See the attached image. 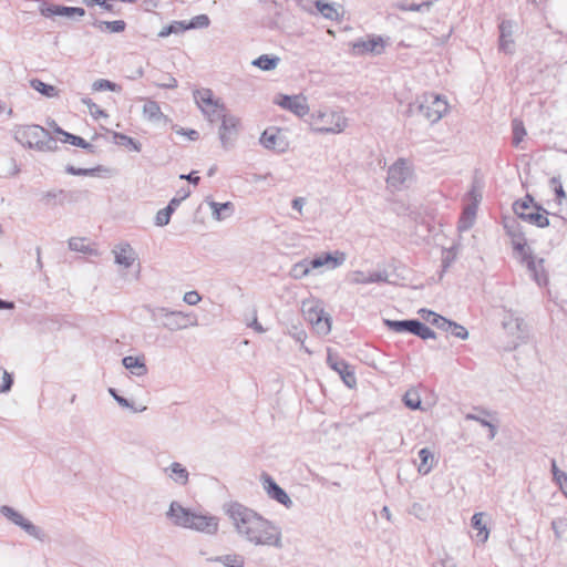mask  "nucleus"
Masks as SVG:
<instances>
[{
	"mask_svg": "<svg viewBox=\"0 0 567 567\" xmlns=\"http://www.w3.org/2000/svg\"><path fill=\"white\" fill-rule=\"evenodd\" d=\"M237 535L255 547L282 549V529L275 522L237 502L226 508Z\"/></svg>",
	"mask_w": 567,
	"mask_h": 567,
	"instance_id": "f257e3e1",
	"label": "nucleus"
},
{
	"mask_svg": "<svg viewBox=\"0 0 567 567\" xmlns=\"http://www.w3.org/2000/svg\"><path fill=\"white\" fill-rule=\"evenodd\" d=\"M12 134L19 144L30 150L54 152L58 148L56 141L50 132L37 124L16 125Z\"/></svg>",
	"mask_w": 567,
	"mask_h": 567,
	"instance_id": "f03ea898",
	"label": "nucleus"
},
{
	"mask_svg": "<svg viewBox=\"0 0 567 567\" xmlns=\"http://www.w3.org/2000/svg\"><path fill=\"white\" fill-rule=\"evenodd\" d=\"M447 110V101L441 95L424 93L408 105L405 113L408 116H422L434 124L443 117Z\"/></svg>",
	"mask_w": 567,
	"mask_h": 567,
	"instance_id": "7ed1b4c3",
	"label": "nucleus"
},
{
	"mask_svg": "<svg viewBox=\"0 0 567 567\" xmlns=\"http://www.w3.org/2000/svg\"><path fill=\"white\" fill-rule=\"evenodd\" d=\"M309 123L316 133L340 134L347 128L348 118L341 111L323 106L310 114Z\"/></svg>",
	"mask_w": 567,
	"mask_h": 567,
	"instance_id": "20e7f679",
	"label": "nucleus"
},
{
	"mask_svg": "<svg viewBox=\"0 0 567 567\" xmlns=\"http://www.w3.org/2000/svg\"><path fill=\"white\" fill-rule=\"evenodd\" d=\"M144 309L154 322L171 332L197 324L196 321L192 322L189 316L182 311H173L165 307H152L151 305H145Z\"/></svg>",
	"mask_w": 567,
	"mask_h": 567,
	"instance_id": "39448f33",
	"label": "nucleus"
},
{
	"mask_svg": "<svg viewBox=\"0 0 567 567\" xmlns=\"http://www.w3.org/2000/svg\"><path fill=\"white\" fill-rule=\"evenodd\" d=\"M193 95L196 105L209 123L219 121L224 115L228 114L225 104L220 99L215 97L210 89L203 87L195 90Z\"/></svg>",
	"mask_w": 567,
	"mask_h": 567,
	"instance_id": "423d86ee",
	"label": "nucleus"
},
{
	"mask_svg": "<svg viewBox=\"0 0 567 567\" xmlns=\"http://www.w3.org/2000/svg\"><path fill=\"white\" fill-rule=\"evenodd\" d=\"M301 310L318 333L326 336L331 331V317L326 313L319 300L303 301Z\"/></svg>",
	"mask_w": 567,
	"mask_h": 567,
	"instance_id": "0eeeda50",
	"label": "nucleus"
},
{
	"mask_svg": "<svg viewBox=\"0 0 567 567\" xmlns=\"http://www.w3.org/2000/svg\"><path fill=\"white\" fill-rule=\"evenodd\" d=\"M241 127L240 118L228 113L220 118L218 138L223 150L229 151L235 147Z\"/></svg>",
	"mask_w": 567,
	"mask_h": 567,
	"instance_id": "6e6552de",
	"label": "nucleus"
},
{
	"mask_svg": "<svg viewBox=\"0 0 567 567\" xmlns=\"http://www.w3.org/2000/svg\"><path fill=\"white\" fill-rule=\"evenodd\" d=\"M412 171L406 161L399 158L388 169L386 184L393 190H400L411 178Z\"/></svg>",
	"mask_w": 567,
	"mask_h": 567,
	"instance_id": "1a4fd4ad",
	"label": "nucleus"
},
{
	"mask_svg": "<svg viewBox=\"0 0 567 567\" xmlns=\"http://www.w3.org/2000/svg\"><path fill=\"white\" fill-rule=\"evenodd\" d=\"M190 518L192 519L188 529L209 536L217 534L219 528V518L217 516L194 511V514Z\"/></svg>",
	"mask_w": 567,
	"mask_h": 567,
	"instance_id": "9d476101",
	"label": "nucleus"
},
{
	"mask_svg": "<svg viewBox=\"0 0 567 567\" xmlns=\"http://www.w3.org/2000/svg\"><path fill=\"white\" fill-rule=\"evenodd\" d=\"M0 513L11 520L14 525L20 526L27 534L30 536L42 540L43 539V532L41 528L32 524L30 520L25 519L19 512H17L14 508L3 505L0 508Z\"/></svg>",
	"mask_w": 567,
	"mask_h": 567,
	"instance_id": "9b49d317",
	"label": "nucleus"
},
{
	"mask_svg": "<svg viewBox=\"0 0 567 567\" xmlns=\"http://www.w3.org/2000/svg\"><path fill=\"white\" fill-rule=\"evenodd\" d=\"M503 328L517 339L525 341L528 336V329L525 320L517 316L514 311L505 310V315L502 320Z\"/></svg>",
	"mask_w": 567,
	"mask_h": 567,
	"instance_id": "f8f14e48",
	"label": "nucleus"
},
{
	"mask_svg": "<svg viewBox=\"0 0 567 567\" xmlns=\"http://www.w3.org/2000/svg\"><path fill=\"white\" fill-rule=\"evenodd\" d=\"M193 514V509L173 501L166 512V517L174 526L188 529Z\"/></svg>",
	"mask_w": 567,
	"mask_h": 567,
	"instance_id": "ddd939ff",
	"label": "nucleus"
},
{
	"mask_svg": "<svg viewBox=\"0 0 567 567\" xmlns=\"http://www.w3.org/2000/svg\"><path fill=\"white\" fill-rule=\"evenodd\" d=\"M276 103L298 117H303L309 113V105L303 95H280Z\"/></svg>",
	"mask_w": 567,
	"mask_h": 567,
	"instance_id": "4468645a",
	"label": "nucleus"
},
{
	"mask_svg": "<svg viewBox=\"0 0 567 567\" xmlns=\"http://www.w3.org/2000/svg\"><path fill=\"white\" fill-rule=\"evenodd\" d=\"M39 10H40L41 14L45 18H53V17L74 18V17H83L85 14L84 9L80 8V7L47 4L45 2H42Z\"/></svg>",
	"mask_w": 567,
	"mask_h": 567,
	"instance_id": "2eb2a0df",
	"label": "nucleus"
},
{
	"mask_svg": "<svg viewBox=\"0 0 567 567\" xmlns=\"http://www.w3.org/2000/svg\"><path fill=\"white\" fill-rule=\"evenodd\" d=\"M262 485L267 495L271 499H275L279 504L284 505L286 508L292 507L293 502L291 501L289 495L272 480L271 476L267 474L262 475Z\"/></svg>",
	"mask_w": 567,
	"mask_h": 567,
	"instance_id": "dca6fc26",
	"label": "nucleus"
},
{
	"mask_svg": "<svg viewBox=\"0 0 567 567\" xmlns=\"http://www.w3.org/2000/svg\"><path fill=\"white\" fill-rule=\"evenodd\" d=\"M344 261L346 254L339 250H336L334 252H323L312 259H309L311 269H317L323 266H327L328 269H336L343 265Z\"/></svg>",
	"mask_w": 567,
	"mask_h": 567,
	"instance_id": "f3484780",
	"label": "nucleus"
},
{
	"mask_svg": "<svg viewBox=\"0 0 567 567\" xmlns=\"http://www.w3.org/2000/svg\"><path fill=\"white\" fill-rule=\"evenodd\" d=\"M468 195L472 197L473 202L464 208L458 219V230L461 231H466L474 225L476 210L478 206L480 196L476 195L475 190L472 189L468 193Z\"/></svg>",
	"mask_w": 567,
	"mask_h": 567,
	"instance_id": "a211bd4d",
	"label": "nucleus"
},
{
	"mask_svg": "<svg viewBox=\"0 0 567 567\" xmlns=\"http://www.w3.org/2000/svg\"><path fill=\"white\" fill-rule=\"evenodd\" d=\"M384 48V42L381 37H373L369 40H360L352 44L353 53L362 55L365 53L380 54Z\"/></svg>",
	"mask_w": 567,
	"mask_h": 567,
	"instance_id": "6ab92c4d",
	"label": "nucleus"
},
{
	"mask_svg": "<svg viewBox=\"0 0 567 567\" xmlns=\"http://www.w3.org/2000/svg\"><path fill=\"white\" fill-rule=\"evenodd\" d=\"M499 50L511 54L514 52V22L511 20H504L499 24Z\"/></svg>",
	"mask_w": 567,
	"mask_h": 567,
	"instance_id": "aec40b11",
	"label": "nucleus"
},
{
	"mask_svg": "<svg viewBox=\"0 0 567 567\" xmlns=\"http://www.w3.org/2000/svg\"><path fill=\"white\" fill-rule=\"evenodd\" d=\"M113 254L115 257V264L123 266L124 268H130L136 259L135 251L127 243L116 245L113 249Z\"/></svg>",
	"mask_w": 567,
	"mask_h": 567,
	"instance_id": "412c9836",
	"label": "nucleus"
},
{
	"mask_svg": "<svg viewBox=\"0 0 567 567\" xmlns=\"http://www.w3.org/2000/svg\"><path fill=\"white\" fill-rule=\"evenodd\" d=\"M486 514L483 512L475 513L471 518L472 527L477 532L475 539L480 544H485L489 536V529L487 523L484 520Z\"/></svg>",
	"mask_w": 567,
	"mask_h": 567,
	"instance_id": "4be33fe9",
	"label": "nucleus"
},
{
	"mask_svg": "<svg viewBox=\"0 0 567 567\" xmlns=\"http://www.w3.org/2000/svg\"><path fill=\"white\" fill-rule=\"evenodd\" d=\"M279 132L276 127L267 128L262 132L259 143L267 150L284 152L285 148L280 142Z\"/></svg>",
	"mask_w": 567,
	"mask_h": 567,
	"instance_id": "5701e85b",
	"label": "nucleus"
},
{
	"mask_svg": "<svg viewBox=\"0 0 567 567\" xmlns=\"http://www.w3.org/2000/svg\"><path fill=\"white\" fill-rule=\"evenodd\" d=\"M165 474L176 484L186 485L189 480V473L185 466L178 462H173L168 467L164 468Z\"/></svg>",
	"mask_w": 567,
	"mask_h": 567,
	"instance_id": "b1692460",
	"label": "nucleus"
},
{
	"mask_svg": "<svg viewBox=\"0 0 567 567\" xmlns=\"http://www.w3.org/2000/svg\"><path fill=\"white\" fill-rule=\"evenodd\" d=\"M527 270L530 272L534 280L539 285H546L548 281L547 275L544 269V259L543 258H534L528 264L525 265Z\"/></svg>",
	"mask_w": 567,
	"mask_h": 567,
	"instance_id": "393cba45",
	"label": "nucleus"
},
{
	"mask_svg": "<svg viewBox=\"0 0 567 567\" xmlns=\"http://www.w3.org/2000/svg\"><path fill=\"white\" fill-rule=\"evenodd\" d=\"M207 204L212 209L213 218L218 221L230 217L234 213V205L230 202L220 204L214 200H208Z\"/></svg>",
	"mask_w": 567,
	"mask_h": 567,
	"instance_id": "a878e982",
	"label": "nucleus"
},
{
	"mask_svg": "<svg viewBox=\"0 0 567 567\" xmlns=\"http://www.w3.org/2000/svg\"><path fill=\"white\" fill-rule=\"evenodd\" d=\"M433 0H424L421 2L401 0L398 1L394 7L400 11H415V12H429L433 6Z\"/></svg>",
	"mask_w": 567,
	"mask_h": 567,
	"instance_id": "bb28decb",
	"label": "nucleus"
},
{
	"mask_svg": "<svg viewBox=\"0 0 567 567\" xmlns=\"http://www.w3.org/2000/svg\"><path fill=\"white\" fill-rule=\"evenodd\" d=\"M309 4H313L318 12H320L326 19L338 21L340 19V12L333 3H329L326 0L309 1Z\"/></svg>",
	"mask_w": 567,
	"mask_h": 567,
	"instance_id": "cd10ccee",
	"label": "nucleus"
},
{
	"mask_svg": "<svg viewBox=\"0 0 567 567\" xmlns=\"http://www.w3.org/2000/svg\"><path fill=\"white\" fill-rule=\"evenodd\" d=\"M122 363L125 369H127L132 374L136 377H142L147 373V368L144 360L138 357H124Z\"/></svg>",
	"mask_w": 567,
	"mask_h": 567,
	"instance_id": "c85d7f7f",
	"label": "nucleus"
},
{
	"mask_svg": "<svg viewBox=\"0 0 567 567\" xmlns=\"http://www.w3.org/2000/svg\"><path fill=\"white\" fill-rule=\"evenodd\" d=\"M208 561L220 563L225 567H244L245 557L240 554H227L223 556H216L207 559Z\"/></svg>",
	"mask_w": 567,
	"mask_h": 567,
	"instance_id": "c756f323",
	"label": "nucleus"
},
{
	"mask_svg": "<svg viewBox=\"0 0 567 567\" xmlns=\"http://www.w3.org/2000/svg\"><path fill=\"white\" fill-rule=\"evenodd\" d=\"M534 208L536 212H532L526 215L525 220L540 228L549 226V219L547 217L548 212L537 205H534Z\"/></svg>",
	"mask_w": 567,
	"mask_h": 567,
	"instance_id": "7c9ffc66",
	"label": "nucleus"
},
{
	"mask_svg": "<svg viewBox=\"0 0 567 567\" xmlns=\"http://www.w3.org/2000/svg\"><path fill=\"white\" fill-rule=\"evenodd\" d=\"M280 58L277 55L261 54L251 64L262 71H272L278 66Z\"/></svg>",
	"mask_w": 567,
	"mask_h": 567,
	"instance_id": "2f4dec72",
	"label": "nucleus"
},
{
	"mask_svg": "<svg viewBox=\"0 0 567 567\" xmlns=\"http://www.w3.org/2000/svg\"><path fill=\"white\" fill-rule=\"evenodd\" d=\"M419 458H420V465H419V473L422 475H426L431 472L434 464V455L433 453L427 449H421L419 451Z\"/></svg>",
	"mask_w": 567,
	"mask_h": 567,
	"instance_id": "473e14b6",
	"label": "nucleus"
},
{
	"mask_svg": "<svg viewBox=\"0 0 567 567\" xmlns=\"http://www.w3.org/2000/svg\"><path fill=\"white\" fill-rule=\"evenodd\" d=\"M515 255L519 258L523 265L528 264L535 258L532 248L527 245L526 240H515V247L513 248Z\"/></svg>",
	"mask_w": 567,
	"mask_h": 567,
	"instance_id": "72a5a7b5",
	"label": "nucleus"
},
{
	"mask_svg": "<svg viewBox=\"0 0 567 567\" xmlns=\"http://www.w3.org/2000/svg\"><path fill=\"white\" fill-rule=\"evenodd\" d=\"M143 115L152 122H158L164 117L159 104L156 101L147 100L143 106Z\"/></svg>",
	"mask_w": 567,
	"mask_h": 567,
	"instance_id": "f704fd0d",
	"label": "nucleus"
},
{
	"mask_svg": "<svg viewBox=\"0 0 567 567\" xmlns=\"http://www.w3.org/2000/svg\"><path fill=\"white\" fill-rule=\"evenodd\" d=\"M533 204L534 199L529 195H526L524 199L517 200L513 204V210L519 218L525 220L526 215L534 212L532 207Z\"/></svg>",
	"mask_w": 567,
	"mask_h": 567,
	"instance_id": "c9c22d12",
	"label": "nucleus"
},
{
	"mask_svg": "<svg viewBox=\"0 0 567 567\" xmlns=\"http://www.w3.org/2000/svg\"><path fill=\"white\" fill-rule=\"evenodd\" d=\"M410 333L417 336L423 340L434 339L436 337V333L431 328H429L417 319H413V324Z\"/></svg>",
	"mask_w": 567,
	"mask_h": 567,
	"instance_id": "e433bc0d",
	"label": "nucleus"
},
{
	"mask_svg": "<svg viewBox=\"0 0 567 567\" xmlns=\"http://www.w3.org/2000/svg\"><path fill=\"white\" fill-rule=\"evenodd\" d=\"M66 197V193L63 189H52L42 194L41 200L45 205L54 206L62 205L64 198Z\"/></svg>",
	"mask_w": 567,
	"mask_h": 567,
	"instance_id": "4c0bfd02",
	"label": "nucleus"
},
{
	"mask_svg": "<svg viewBox=\"0 0 567 567\" xmlns=\"http://www.w3.org/2000/svg\"><path fill=\"white\" fill-rule=\"evenodd\" d=\"M94 27L100 29L101 31H107L111 33H120L125 30L126 23L123 20L115 21H95L93 23Z\"/></svg>",
	"mask_w": 567,
	"mask_h": 567,
	"instance_id": "58836bf2",
	"label": "nucleus"
},
{
	"mask_svg": "<svg viewBox=\"0 0 567 567\" xmlns=\"http://www.w3.org/2000/svg\"><path fill=\"white\" fill-rule=\"evenodd\" d=\"M384 324L388 327L389 330L396 332V333H403V332H410L413 319L408 320H390L384 319Z\"/></svg>",
	"mask_w": 567,
	"mask_h": 567,
	"instance_id": "ea45409f",
	"label": "nucleus"
},
{
	"mask_svg": "<svg viewBox=\"0 0 567 567\" xmlns=\"http://www.w3.org/2000/svg\"><path fill=\"white\" fill-rule=\"evenodd\" d=\"M334 371L340 375L344 384L352 389L357 384V378L354 375V372L352 368L344 361V368L339 365L338 369H334Z\"/></svg>",
	"mask_w": 567,
	"mask_h": 567,
	"instance_id": "a19ab883",
	"label": "nucleus"
},
{
	"mask_svg": "<svg viewBox=\"0 0 567 567\" xmlns=\"http://www.w3.org/2000/svg\"><path fill=\"white\" fill-rule=\"evenodd\" d=\"M31 87L44 96L54 97L58 95V89L51 84H47L39 79H33L30 82Z\"/></svg>",
	"mask_w": 567,
	"mask_h": 567,
	"instance_id": "79ce46f5",
	"label": "nucleus"
},
{
	"mask_svg": "<svg viewBox=\"0 0 567 567\" xmlns=\"http://www.w3.org/2000/svg\"><path fill=\"white\" fill-rule=\"evenodd\" d=\"M504 228L506 230V234L512 239L513 248L515 247V240H526L523 231L520 230L519 225L516 221H513V219L506 220L504 224Z\"/></svg>",
	"mask_w": 567,
	"mask_h": 567,
	"instance_id": "37998d69",
	"label": "nucleus"
},
{
	"mask_svg": "<svg viewBox=\"0 0 567 567\" xmlns=\"http://www.w3.org/2000/svg\"><path fill=\"white\" fill-rule=\"evenodd\" d=\"M310 270H311V267L309 264V259L306 258L292 266L290 275L295 279H301V278L308 276Z\"/></svg>",
	"mask_w": 567,
	"mask_h": 567,
	"instance_id": "c03bdc74",
	"label": "nucleus"
},
{
	"mask_svg": "<svg viewBox=\"0 0 567 567\" xmlns=\"http://www.w3.org/2000/svg\"><path fill=\"white\" fill-rule=\"evenodd\" d=\"M61 142L69 143L71 145H74V146H78V147H81L84 150H89L90 152H92V148H93V145L87 143L84 138H82L81 136L71 134L69 132L64 134V138H61Z\"/></svg>",
	"mask_w": 567,
	"mask_h": 567,
	"instance_id": "a18cd8bd",
	"label": "nucleus"
},
{
	"mask_svg": "<svg viewBox=\"0 0 567 567\" xmlns=\"http://www.w3.org/2000/svg\"><path fill=\"white\" fill-rule=\"evenodd\" d=\"M187 28H186V22L184 21H174L173 23H171L167 27H164L159 32H158V37L159 38H165V37H168L169 34H173V33H182L184 31H186Z\"/></svg>",
	"mask_w": 567,
	"mask_h": 567,
	"instance_id": "49530a36",
	"label": "nucleus"
},
{
	"mask_svg": "<svg viewBox=\"0 0 567 567\" xmlns=\"http://www.w3.org/2000/svg\"><path fill=\"white\" fill-rule=\"evenodd\" d=\"M109 393L117 402V404L121 405L122 408L132 409L134 412H143L146 410V406H144V405H142L140 408H134L133 404L127 399L120 395L117 393V391L113 388L109 389Z\"/></svg>",
	"mask_w": 567,
	"mask_h": 567,
	"instance_id": "de8ad7c7",
	"label": "nucleus"
},
{
	"mask_svg": "<svg viewBox=\"0 0 567 567\" xmlns=\"http://www.w3.org/2000/svg\"><path fill=\"white\" fill-rule=\"evenodd\" d=\"M512 130H513V145L518 146L519 143L524 140L526 135V130L524 127V124L519 120H514L512 123Z\"/></svg>",
	"mask_w": 567,
	"mask_h": 567,
	"instance_id": "09e8293b",
	"label": "nucleus"
},
{
	"mask_svg": "<svg viewBox=\"0 0 567 567\" xmlns=\"http://www.w3.org/2000/svg\"><path fill=\"white\" fill-rule=\"evenodd\" d=\"M403 402L411 410L421 409V398L419 393L414 390H409L405 392L403 396Z\"/></svg>",
	"mask_w": 567,
	"mask_h": 567,
	"instance_id": "8fccbe9b",
	"label": "nucleus"
},
{
	"mask_svg": "<svg viewBox=\"0 0 567 567\" xmlns=\"http://www.w3.org/2000/svg\"><path fill=\"white\" fill-rule=\"evenodd\" d=\"M113 137H114L115 142L121 145L130 146L135 152L141 151V144L137 141H135L134 138H132L125 134L114 132Z\"/></svg>",
	"mask_w": 567,
	"mask_h": 567,
	"instance_id": "3c124183",
	"label": "nucleus"
},
{
	"mask_svg": "<svg viewBox=\"0 0 567 567\" xmlns=\"http://www.w3.org/2000/svg\"><path fill=\"white\" fill-rule=\"evenodd\" d=\"M210 23L209 17L207 14H198L190 19L188 23H186L187 30L190 29H204L207 28Z\"/></svg>",
	"mask_w": 567,
	"mask_h": 567,
	"instance_id": "603ef678",
	"label": "nucleus"
},
{
	"mask_svg": "<svg viewBox=\"0 0 567 567\" xmlns=\"http://www.w3.org/2000/svg\"><path fill=\"white\" fill-rule=\"evenodd\" d=\"M429 316H432L431 323L433 326H435L437 329H440L442 331L450 332L451 322H452L451 320H449L433 311H429Z\"/></svg>",
	"mask_w": 567,
	"mask_h": 567,
	"instance_id": "864d4df0",
	"label": "nucleus"
},
{
	"mask_svg": "<svg viewBox=\"0 0 567 567\" xmlns=\"http://www.w3.org/2000/svg\"><path fill=\"white\" fill-rule=\"evenodd\" d=\"M81 102L87 106L90 114L94 118L107 117L105 111L99 107L90 97H82Z\"/></svg>",
	"mask_w": 567,
	"mask_h": 567,
	"instance_id": "5fc2aeb1",
	"label": "nucleus"
},
{
	"mask_svg": "<svg viewBox=\"0 0 567 567\" xmlns=\"http://www.w3.org/2000/svg\"><path fill=\"white\" fill-rule=\"evenodd\" d=\"M12 383V375L3 368H0V393L9 392L11 390Z\"/></svg>",
	"mask_w": 567,
	"mask_h": 567,
	"instance_id": "6e6d98bb",
	"label": "nucleus"
},
{
	"mask_svg": "<svg viewBox=\"0 0 567 567\" xmlns=\"http://www.w3.org/2000/svg\"><path fill=\"white\" fill-rule=\"evenodd\" d=\"M153 84L161 89H176L178 86L177 80L171 74H164L161 80L154 81Z\"/></svg>",
	"mask_w": 567,
	"mask_h": 567,
	"instance_id": "4d7b16f0",
	"label": "nucleus"
},
{
	"mask_svg": "<svg viewBox=\"0 0 567 567\" xmlns=\"http://www.w3.org/2000/svg\"><path fill=\"white\" fill-rule=\"evenodd\" d=\"M120 87L114 82H111L110 80L100 79L93 82L92 90L94 91H117Z\"/></svg>",
	"mask_w": 567,
	"mask_h": 567,
	"instance_id": "13d9d810",
	"label": "nucleus"
},
{
	"mask_svg": "<svg viewBox=\"0 0 567 567\" xmlns=\"http://www.w3.org/2000/svg\"><path fill=\"white\" fill-rule=\"evenodd\" d=\"M69 247L73 251H79V252H84V254L92 251V249L89 247V245L85 244L84 238H76V237L71 238L69 240Z\"/></svg>",
	"mask_w": 567,
	"mask_h": 567,
	"instance_id": "bf43d9fd",
	"label": "nucleus"
},
{
	"mask_svg": "<svg viewBox=\"0 0 567 567\" xmlns=\"http://www.w3.org/2000/svg\"><path fill=\"white\" fill-rule=\"evenodd\" d=\"M551 529L555 533V537L557 539H561L564 537L565 532L567 530V519L566 518H556L551 522Z\"/></svg>",
	"mask_w": 567,
	"mask_h": 567,
	"instance_id": "052dcab7",
	"label": "nucleus"
},
{
	"mask_svg": "<svg viewBox=\"0 0 567 567\" xmlns=\"http://www.w3.org/2000/svg\"><path fill=\"white\" fill-rule=\"evenodd\" d=\"M100 168L99 167H95V168H76L72 165H68L66 168H65V172L70 175H75V176H92L94 175Z\"/></svg>",
	"mask_w": 567,
	"mask_h": 567,
	"instance_id": "680f3d73",
	"label": "nucleus"
},
{
	"mask_svg": "<svg viewBox=\"0 0 567 567\" xmlns=\"http://www.w3.org/2000/svg\"><path fill=\"white\" fill-rule=\"evenodd\" d=\"M450 333L461 340H466L468 338V331L466 328L454 321L451 322Z\"/></svg>",
	"mask_w": 567,
	"mask_h": 567,
	"instance_id": "e2e57ef3",
	"label": "nucleus"
},
{
	"mask_svg": "<svg viewBox=\"0 0 567 567\" xmlns=\"http://www.w3.org/2000/svg\"><path fill=\"white\" fill-rule=\"evenodd\" d=\"M172 214L169 209H159L155 216V225L163 227L166 226L171 220Z\"/></svg>",
	"mask_w": 567,
	"mask_h": 567,
	"instance_id": "0e129e2a",
	"label": "nucleus"
},
{
	"mask_svg": "<svg viewBox=\"0 0 567 567\" xmlns=\"http://www.w3.org/2000/svg\"><path fill=\"white\" fill-rule=\"evenodd\" d=\"M549 184H550L553 190L555 192L557 198L561 199L565 197V192H564V188H563L559 177H556V176L551 177L549 181Z\"/></svg>",
	"mask_w": 567,
	"mask_h": 567,
	"instance_id": "69168bd1",
	"label": "nucleus"
},
{
	"mask_svg": "<svg viewBox=\"0 0 567 567\" xmlns=\"http://www.w3.org/2000/svg\"><path fill=\"white\" fill-rule=\"evenodd\" d=\"M351 282L355 285H364L370 284L369 275H365L363 271L357 270L351 275Z\"/></svg>",
	"mask_w": 567,
	"mask_h": 567,
	"instance_id": "338daca9",
	"label": "nucleus"
},
{
	"mask_svg": "<svg viewBox=\"0 0 567 567\" xmlns=\"http://www.w3.org/2000/svg\"><path fill=\"white\" fill-rule=\"evenodd\" d=\"M327 363L328 365L334 370V369H338L339 365H341L342 368H344V360L342 359H339L337 355H334L331 351H328V355H327Z\"/></svg>",
	"mask_w": 567,
	"mask_h": 567,
	"instance_id": "774afa93",
	"label": "nucleus"
}]
</instances>
